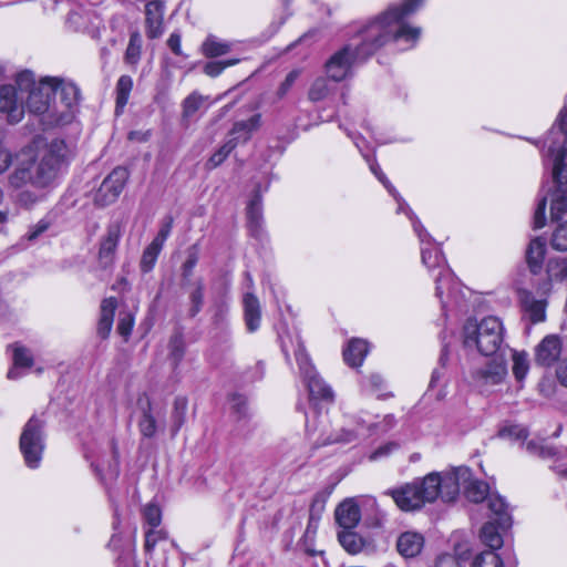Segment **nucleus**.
<instances>
[{
  "mask_svg": "<svg viewBox=\"0 0 567 567\" xmlns=\"http://www.w3.org/2000/svg\"><path fill=\"white\" fill-rule=\"evenodd\" d=\"M423 2L424 0H404L401 6L389 8L369 23L362 31V42L354 50L346 47L326 63L329 78L336 82L342 81L354 61L369 58L390 40L403 39L414 44L421 35V29L403 23V19L414 13Z\"/></svg>",
  "mask_w": 567,
  "mask_h": 567,
  "instance_id": "f257e3e1",
  "label": "nucleus"
},
{
  "mask_svg": "<svg viewBox=\"0 0 567 567\" xmlns=\"http://www.w3.org/2000/svg\"><path fill=\"white\" fill-rule=\"evenodd\" d=\"M71 158V150L63 140L51 141L38 155L31 147L18 154V165L10 175V184L21 187L28 183L38 188L49 187L61 167Z\"/></svg>",
  "mask_w": 567,
  "mask_h": 567,
  "instance_id": "f03ea898",
  "label": "nucleus"
},
{
  "mask_svg": "<svg viewBox=\"0 0 567 567\" xmlns=\"http://www.w3.org/2000/svg\"><path fill=\"white\" fill-rule=\"evenodd\" d=\"M548 152L553 156L555 189L550 195V216L558 219L567 212V103L558 114L548 135Z\"/></svg>",
  "mask_w": 567,
  "mask_h": 567,
  "instance_id": "7ed1b4c3",
  "label": "nucleus"
},
{
  "mask_svg": "<svg viewBox=\"0 0 567 567\" xmlns=\"http://www.w3.org/2000/svg\"><path fill=\"white\" fill-rule=\"evenodd\" d=\"M442 480L440 473H431L421 482L408 483L388 492L401 511L412 512L425 503H432L441 497Z\"/></svg>",
  "mask_w": 567,
  "mask_h": 567,
  "instance_id": "20e7f679",
  "label": "nucleus"
},
{
  "mask_svg": "<svg viewBox=\"0 0 567 567\" xmlns=\"http://www.w3.org/2000/svg\"><path fill=\"white\" fill-rule=\"evenodd\" d=\"M441 498L444 502H453L461 488L464 489L465 497L473 503L484 502L492 494L488 492V485L483 481L473 478L471 470L465 466L441 474Z\"/></svg>",
  "mask_w": 567,
  "mask_h": 567,
  "instance_id": "39448f33",
  "label": "nucleus"
},
{
  "mask_svg": "<svg viewBox=\"0 0 567 567\" xmlns=\"http://www.w3.org/2000/svg\"><path fill=\"white\" fill-rule=\"evenodd\" d=\"M503 323L497 317L488 316L480 322L467 320L464 326V343L475 346L484 355L496 353L503 342Z\"/></svg>",
  "mask_w": 567,
  "mask_h": 567,
  "instance_id": "423d86ee",
  "label": "nucleus"
},
{
  "mask_svg": "<svg viewBox=\"0 0 567 567\" xmlns=\"http://www.w3.org/2000/svg\"><path fill=\"white\" fill-rule=\"evenodd\" d=\"M17 85L20 87L21 94H25V107L34 114H43L50 112L52 115V90L50 78H45L35 83L33 73L22 71L17 75Z\"/></svg>",
  "mask_w": 567,
  "mask_h": 567,
  "instance_id": "0eeeda50",
  "label": "nucleus"
},
{
  "mask_svg": "<svg viewBox=\"0 0 567 567\" xmlns=\"http://www.w3.org/2000/svg\"><path fill=\"white\" fill-rule=\"evenodd\" d=\"M50 83L53 86L52 118L56 124L69 123L79 102V89L73 83L55 78H50Z\"/></svg>",
  "mask_w": 567,
  "mask_h": 567,
  "instance_id": "6e6552de",
  "label": "nucleus"
},
{
  "mask_svg": "<svg viewBox=\"0 0 567 567\" xmlns=\"http://www.w3.org/2000/svg\"><path fill=\"white\" fill-rule=\"evenodd\" d=\"M44 446L43 423L37 417H31L20 436V451L28 467H39Z\"/></svg>",
  "mask_w": 567,
  "mask_h": 567,
  "instance_id": "1a4fd4ad",
  "label": "nucleus"
},
{
  "mask_svg": "<svg viewBox=\"0 0 567 567\" xmlns=\"http://www.w3.org/2000/svg\"><path fill=\"white\" fill-rule=\"evenodd\" d=\"M295 357L309 390L310 400L331 402L333 399L332 389L318 375L301 343H298Z\"/></svg>",
  "mask_w": 567,
  "mask_h": 567,
  "instance_id": "9d476101",
  "label": "nucleus"
},
{
  "mask_svg": "<svg viewBox=\"0 0 567 567\" xmlns=\"http://www.w3.org/2000/svg\"><path fill=\"white\" fill-rule=\"evenodd\" d=\"M422 262L429 269L439 268V276L435 278V291L436 297L440 298L443 308L446 307L447 300H444V288H447V297L454 295V289L456 287V282L454 281L451 271L444 267V258L435 247H424L421 248Z\"/></svg>",
  "mask_w": 567,
  "mask_h": 567,
  "instance_id": "9b49d317",
  "label": "nucleus"
},
{
  "mask_svg": "<svg viewBox=\"0 0 567 567\" xmlns=\"http://www.w3.org/2000/svg\"><path fill=\"white\" fill-rule=\"evenodd\" d=\"M127 178L128 172L126 168L121 166L114 168L97 189L94 196L95 204L106 206L114 203L122 193Z\"/></svg>",
  "mask_w": 567,
  "mask_h": 567,
  "instance_id": "f8f14e48",
  "label": "nucleus"
},
{
  "mask_svg": "<svg viewBox=\"0 0 567 567\" xmlns=\"http://www.w3.org/2000/svg\"><path fill=\"white\" fill-rule=\"evenodd\" d=\"M25 111V94H21L17 85L0 87V112L6 113L10 123H19Z\"/></svg>",
  "mask_w": 567,
  "mask_h": 567,
  "instance_id": "ddd939ff",
  "label": "nucleus"
},
{
  "mask_svg": "<svg viewBox=\"0 0 567 567\" xmlns=\"http://www.w3.org/2000/svg\"><path fill=\"white\" fill-rule=\"evenodd\" d=\"M507 375V368L503 360H491L484 367L476 369L473 374V381L481 391H487L489 388L504 381Z\"/></svg>",
  "mask_w": 567,
  "mask_h": 567,
  "instance_id": "4468645a",
  "label": "nucleus"
},
{
  "mask_svg": "<svg viewBox=\"0 0 567 567\" xmlns=\"http://www.w3.org/2000/svg\"><path fill=\"white\" fill-rule=\"evenodd\" d=\"M563 342L556 334L546 336L535 349V361L543 367L554 364L561 353Z\"/></svg>",
  "mask_w": 567,
  "mask_h": 567,
  "instance_id": "2eb2a0df",
  "label": "nucleus"
},
{
  "mask_svg": "<svg viewBox=\"0 0 567 567\" xmlns=\"http://www.w3.org/2000/svg\"><path fill=\"white\" fill-rule=\"evenodd\" d=\"M120 238V226L117 224L110 225L101 240L99 250V259L101 265L104 267H107L113 262Z\"/></svg>",
  "mask_w": 567,
  "mask_h": 567,
  "instance_id": "dca6fc26",
  "label": "nucleus"
},
{
  "mask_svg": "<svg viewBox=\"0 0 567 567\" xmlns=\"http://www.w3.org/2000/svg\"><path fill=\"white\" fill-rule=\"evenodd\" d=\"M164 2L161 0L150 1L145 7L147 35L156 39L163 33Z\"/></svg>",
  "mask_w": 567,
  "mask_h": 567,
  "instance_id": "f3484780",
  "label": "nucleus"
},
{
  "mask_svg": "<svg viewBox=\"0 0 567 567\" xmlns=\"http://www.w3.org/2000/svg\"><path fill=\"white\" fill-rule=\"evenodd\" d=\"M546 251V241L542 237H535L529 241L526 248L525 259L533 275H538L543 270Z\"/></svg>",
  "mask_w": 567,
  "mask_h": 567,
  "instance_id": "a211bd4d",
  "label": "nucleus"
},
{
  "mask_svg": "<svg viewBox=\"0 0 567 567\" xmlns=\"http://www.w3.org/2000/svg\"><path fill=\"white\" fill-rule=\"evenodd\" d=\"M489 509V522H495L501 529H507L512 525V517L505 501L497 494L492 493L485 501Z\"/></svg>",
  "mask_w": 567,
  "mask_h": 567,
  "instance_id": "6ab92c4d",
  "label": "nucleus"
},
{
  "mask_svg": "<svg viewBox=\"0 0 567 567\" xmlns=\"http://www.w3.org/2000/svg\"><path fill=\"white\" fill-rule=\"evenodd\" d=\"M520 303L525 315L533 323L543 322L546 319L547 302L545 299H536L529 291L520 292Z\"/></svg>",
  "mask_w": 567,
  "mask_h": 567,
  "instance_id": "aec40b11",
  "label": "nucleus"
},
{
  "mask_svg": "<svg viewBox=\"0 0 567 567\" xmlns=\"http://www.w3.org/2000/svg\"><path fill=\"white\" fill-rule=\"evenodd\" d=\"M336 520L343 529H353L361 519L358 504L353 499L342 502L336 508Z\"/></svg>",
  "mask_w": 567,
  "mask_h": 567,
  "instance_id": "412c9836",
  "label": "nucleus"
},
{
  "mask_svg": "<svg viewBox=\"0 0 567 567\" xmlns=\"http://www.w3.org/2000/svg\"><path fill=\"white\" fill-rule=\"evenodd\" d=\"M423 536L414 532H405L396 542L398 551L404 557H415L423 548Z\"/></svg>",
  "mask_w": 567,
  "mask_h": 567,
  "instance_id": "4be33fe9",
  "label": "nucleus"
},
{
  "mask_svg": "<svg viewBox=\"0 0 567 567\" xmlns=\"http://www.w3.org/2000/svg\"><path fill=\"white\" fill-rule=\"evenodd\" d=\"M261 125V115L255 114L247 121H238L234 124L230 135L233 136L230 140L236 142V145L239 143H246L250 140L254 132H256Z\"/></svg>",
  "mask_w": 567,
  "mask_h": 567,
  "instance_id": "5701e85b",
  "label": "nucleus"
},
{
  "mask_svg": "<svg viewBox=\"0 0 567 567\" xmlns=\"http://www.w3.org/2000/svg\"><path fill=\"white\" fill-rule=\"evenodd\" d=\"M117 301L114 297L106 298L101 303V316L97 324V333L102 339H106L113 327V320Z\"/></svg>",
  "mask_w": 567,
  "mask_h": 567,
  "instance_id": "b1692460",
  "label": "nucleus"
},
{
  "mask_svg": "<svg viewBox=\"0 0 567 567\" xmlns=\"http://www.w3.org/2000/svg\"><path fill=\"white\" fill-rule=\"evenodd\" d=\"M244 315L247 329L256 331L260 327L261 311L259 300L250 292L244 296Z\"/></svg>",
  "mask_w": 567,
  "mask_h": 567,
  "instance_id": "393cba45",
  "label": "nucleus"
},
{
  "mask_svg": "<svg viewBox=\"0 0 567 567\" xmlns=\"http://www.w3.org/2000/svg\"><path fill=\"white\" fill-rule=\"evenodd\" d=\"M546 275L551 284L567 285V255L549 258L546 264Z\"/></svg>",
  "mask_w": 567,
  "mask_h": 567,
  "instance_id": "a878e982",
  "label": "nucleus"
},
{
  "mask_svg": "<svg viewBox=\"0 0 567 567\" xmlns=\"http://www.w3.org/2000/svg\"><path fill=\"white\" fill-rule=\"evenodd\" d=\"M369 352L368 342L363 339H352L343 351L344 361L351 367H360Z\"/></svg>",
  "mask_w": 567,
  "mask_h": 567,
  "instance_id": "bb28decb",
  "label": "nucleus"
},
{
  "mask_svg": "<svg viewBox=\"0 0 567 567\" xmlns=\"http://www.w3.org/2000/svg\"><path fill=\"white\" fill-rule=\"evenodd\" d=\"M138 430L142 436L147 439L154 437L159 430V425L153 414L152 404L148 399L145 400V404L142 406Z\"/></svg>",
  "mask_w": 567,
  "mask_h": 567,
  "instance_id": "cd10ccee",
  "label": "nucleus"
},
{
  "mask_svg": "<svg viewBox=\"0 0 567 567\" xmlns=\"http://www.w3.org/2000/svg\"><path fill=\"white\" fill-rule=\"evenodd\" d=\"M167 349V358L172 367L176 369L182 362L186 350L185 340L181 332H175L174 334L171 336Z\"/></svg>",
  "mask_w": 567,
  "mask_h": 567,
  "instance_id": "c85d7f7f",
  "label": "nucleus"
},
{
  "mask_svg": "<svg viewBox=\"0 0 567 567\" xmlns=\"http://www.w3.org/2000/svg\"><path fill=\"white\" fill-rule=\"evenodd\" d=\"M13 368L8 372V378L11 380L20 377L18 369L30 368L33 364L31 352L22 346H16L13 349Z\"/></svg>",
  "mask_w": 567,
  "mask_h": 567,
  "instance_id": "c756f323",
  "label": "nucleus"
},
{
  "mask_svg": "<svg viewBox=\"0 0 567 567\" xmlns=\"http://www.w3.org/2000/svg\"><path fill=\"white\" fill-rule=\"evenodd\" d=\"M338 539L341 546L352 555L360 553L365 545L364 539L353 529H343L338 534Z\"/></svg>",
  "mask_w": 567,
  "mask_h": 567,
  "instance_id": "7c9ffc66",
  "label": "nucleus"
},
{
  "mask_svg": "<svg viewBox=\"0 0 567 567\" xmlns=\"http://www.w3.org/2000/svg\"><path fill=\"white\" fill-rule=\"evenodd\" d=\"M231 44L219 40L215 35H208L202 44V51L207 58H216L228 53Z\"/></svg>",
  "mask_w": 567,
  "mask_h": 567,
  "instance_id": "2f4dec72",
  "label": "nucleus"
},
{
  "mask_svg": "<svg viewBox=\"0 0 567 567\" xmlns=\"http://www.w3.org/2000/svg\"><path fill=\"white\" fill-rule=\"evenodd\" d=\"M495 522H487L481 529V539L491 549H498L503 545V538Z\"/></svg>",
  "mask_w": 567,
  "mask_h": 567,
  "instance_id": "473e14b6",
  "label": "nucleus"
},
{
  "mask_svg": "<svg viewBox=\"0 0 567 567\" xmlns=\"http://www.w3.org/2000/svg\"><path fill=\"white\" fill-rule=\"evenodd\" d=\"M133 89V80L130 75H122L116 83V113H121L128 102L131 91Z\"/></svg>",
  "mask_w": 567,
  "mask_h": 567,
  "instance_id": "72a5a7b5",
  "label": "nucleus"
},
{
  "mask_svg": "<svg viewBox=\"0 0 567 567\" xmlns=\"http://www.w3.org/2000/svg\"><path fill=\"white\" fill-rule=\"evenodd\" d=\"M513 374L517 381H523L529 371L528 354L525 351H513Z\"/></svg>",
  "mask_w": 567,
  "mask_h": 567,
  "instance_id": "f704fd0d",
  "label": "nucleus"
},
{
  "mask_svg": "<svg viewBox=\"0 0 567 567\" xmlns=\"http://www.w3.org/2000/svg\"><path fill=\"white\" fill-rule=\"evenodd\" d=\"M331 90L332 87L327 79L318 78L311 84L308 97L312 102H319L324 100L330 94Z\"/></svg>",
  "mask_w": 567,
  "mask_h": 567,
  "instance_id": "c9c22d12",
  "label": "nucleus"
},
{
  "mask_svg": "<svg viewBox=\"0 0 567 567\" xmlns=\"http://www.w3.org/2000/svg\"><path fill=\"white\" fill-rule=\"evenodd\" d=\"M187 412V400L185 398H176L172 412L173 419V435H175L185 422Z\"/></svg>",
  "mask_w": 567,
  "mask_h": 567,
  "instance_id": "e433bc0d",
  "label": "nucleus"
},
{
  "mask_svg": "<svg viewBox=\"0 0 567 567\" xmlns=\"http://www.w3.org/2000/svg\"><path fill=\"white\" fill-rule=\"evenodd\" d=\"M162 248L163 247L154 241L145 248L141 259V269L144 272H148L154 267Z\"/></svg>",
  "mask_w": 567,
  "mask_h": 567,
  "instance_id": "4c0bfd02",
  "label": "nucleus"
},
{
  "mask_svg": "<svg viewBox=\"0 0 567 567\" xmlns=\"http://www.w3.org/2000/svg\"><path fill=\"white\" fill-rule=\"evenodd\" d=\"M550 246L557 251H567V221L559 224L550 237Z\"/></svg>",
  "mask_w": 567,
  "mask_h": 567,
  "instance_id": "58836bf2",
  "label": "nucleus"
},
{
  "mask_svg": "<svg viewBox=\"0 0 567 567\" xmlns=\"http://www.w3.org/2000/svg\"><path fill=\"white\" fill-rule=\"evenodd\" d=\"M206 97L194 92L188 95L183 102V116H193L205 103Z\"/></svg>",
  "mask_w": 567,
  "mask_h": 567,
  "instance_id": "ea45409f",
  "label": "nucleus"
},
{
  "mask_svg": "<svg viewBox=\"0 0 567 567\" xmlns=\"http://www.w3.org/2000/svg\"><path fill=\"white\" fill-rule=\"evenodd\" d=\"M142 39L137 33H133L125 52V60L130 64H136L141 58Z\"/></svg>",
  "mask_w": 567,
  "mask_h": 567,
  "instance_id": "a19ab883",
  "label": "nucleus"
},
{
  "mask_svg": "<svg viewBox=\"0 0 567 567\" xmlns=\"http://www.w3.org/2000/svg\"><path fill=\"white\" fill-rule=\"evenodd\" d=\"M473 567H503V561L495 551L488 550L475 558Z\"/></svg>",
  "mask_w": 567,
  "mask_h": 567,
  "instance_id": "79ce46f5",
  "label": "nucleus"
},
{
  "mask_svg": "<svg viewBox=\"0 0 567 567\" xmlns=\"http://www.w3.org/2000/svg\"><path fill=\"white\" fill-rule=\"evenodd\" d=\"M235 147L236 142H234V140H228L217 152H215L210 156L208 165L212 168L219 166L228 157V155L233 152Z\"/></svg>",
  "mask_w": 567,
  "mask_h": 567,
  "instance_id": "37998d69",
  "label": "nucleus"
},
{
  "mask_svg": "<svg viewBox=\"0 0 567 567\" xmlns=\"http://www.w3.org/2000/svg\"><path fill=\"white\" fill-rule=\"evenodd\" d=\"M371 172L375 175V177L383 184V186L389 190L391 195L394 196L399 204V210L403 209V205L401 203L402 198L396 194L395 188L392 186V184L389 182L386 176L382 173L381 168L378 164H371L370 165Z\"/></svg>",
  "mask_w": 567,
  "mask_h": 567,
  "instance_id": "c03bdc74",
  "label": "nucleus"
},
{
  "mask_svg": "<svg viewBox=\"0 0 567 567\" xmlns=\"http://www.w3.org/2000/svg\"><path fill=\"white\" fill-rule=\"evenodd\" d=\"M143 517L153 528L157 527L162 522V513L159 507L155 504H147L143 508Z\"/></svg>",
  "mask_w": 567,
  "mask_h": 567,
  "instance_id": "a18cd8bd",
  "label": "nucleus"
},
{
  "mask_svg": "<svg viewBox=\"0 0 567 567\" xmlns=\"http://www.w3.org/2000/svg\"><path fill=\"white\" fill-rule=\"evenodd\" d=\"M134 327V317L131 312H121L117 332L125 339H127Z\"/></svg>",
  "mask_w": 567,
  "mask_h": 567,
  "instance_id": "49530a36",
  "label": "nucleus"
},
{
  "mask_svg": "<svg viewBox=\"0 0 567 567\" xmlns=\"http://www.w3.org/2000/svg\"><path fill=\"white\" fill-rule=\"evenodd\" d=\"M247 216L250 224H259L261 219V198L258 194L250 200L247 208Z\"/></svg>",
  "mask_w": 567,
  "mask_h": 567,
  "instance_id": "de8ad7c7",
  "label": "nucleus"
},
{
  "mask_svg": "<svg viewBox=\"0 0 567 567\" xmlns=\"http://www.w3.org/2000/svg\"><path fill=\"white\" fill-rule=\"evenodd\" d=\"M502 437H508L513 440H522L527 437V430L523 425L512 424L506 425L499 431Z\"/></svg>",
  "mask_w": 567,
  "mask_h": 567,
  "instance_id": "09e8293b",
  "label": "nucleus"
},
{
  "mask_svg": "<svg viewBox=\"0 0 567 567\" xmlns=\"http://www.w3.org/2000/svg\"><path fill=\"white\" fill-rule=\"evenodd\" d=\"M203 300H204V290L203 286L198 285L197 288L190 293V302L192 307L189 310V315L192 317H195L203 307Z\"/></svg>",
  "mask_w": 567,
  "mask_h": 567,
  "instance_id": "8fccbe9b",
  "label": "nucleus"
},
{
  "mask_svg": "<svg viewBox=\"0 0 567 567\" xmlns=\"http://www.w3.org/2000/svg\"><path fill=\"white\" fill-rule=\"evenodd\" d=\"M165 534L163 530H156L154 528L146 532L145 535V549L151 551L156 546L157 542L163 539Z\"/></svg>",
  "mask_w": 567,
  "mask_h": 567,
  "instance_id": "3c124183",
  "label": "nucleus"
},
{
  "mask_svg": "<svg viewBox=\"0 0 567 567\" xmlns=\"http://www.w3.org/2000/svg\"><path fill=\"white\" fill-rule=\"evenodd\" d=\"M547 197H543L534 214V227L536 229L545 226V209H546Z\"/></svg>",
  "mask_w": 567,
  "mask_h": 567,
  "instance_id": "603ef678",
  "label": "nucleus"
},
{
  "mask_svg": "<svg viewBox=\"0 0 567 567\" xmlns=\"http://www.w3.org/2000/svg\"><path fill=\"white\" fill-rule=\"evenodd\" d=\"M299 74L300 72L298 70H293L287 74L286 79L278 89V95L280 97L285 96L288 93V91L291 89V86L298 79Z\"/></svg>",
  "mask_w": 567,
  "mask_h": 567,
  "instance_id": "864d4df0",
  "label": "nucleus"
},
{
  "mask_svg": "<svg viewBox=\"0 0 567 567\" xmlns=\"http://www.w3.org/2000/svg\"><path fill=\"white\" fill-rule=\"evenodd\" d=\"M173 227V219L169 217L167 220L162 225L159 231L157 233L156 237L152 240L154 243H157L161 247L164 246V243L168 238Z\"/></svg>",
  "mask_w": 567,
  "mask_h": 567,
  "instance_id": "5fc2aeb1",
  "label": "nucleus"
},
{
  "mask_svg": "<svg viewBox=\"0 0 567 567\" xmlns=\"http://www.w3.org/2000/svg\"><path fill=\"white\" fill-rule=\"evenodd\" d=\"M526 449L532 454H538L542 457H548L554 454L553 450L537 442L530 441L526 444Z\"/></svg>",
  "mask_w": 567,
  "mask_h": 567,
  "instance_id": "6e6d98bb",
  "label": "nucleus"
},
{
  "mask_svg": "<svg viewBox=\"0 0 567 567\" xmlns=\"http://www.w3.org/2000/svg\"><path fill=\"white\" fill-rule=\"evenodd\" d=\"M368 385L372 392H380L385 389V381L379 373H372L368 378Z\"/></svg>",
  "mask_w": 567,
  "mask_h": 567,
  "instance_id": "4d7b16f0",
  "label": "nucleus"
},
{
  "mask_svg": "<svg viewBox=\"0 0 567 567\" xmlns=\"http://www.w3.org/2000/svg\"><path fill=\"white\" fill-rule=\"evenodd\" d=\"M224 70L225 65H223L221 61L208 62L204 68L205 73L212 78L219 75Z\"/></svg>",
  "mask_w": 567,
  "mask_h": 567,
  "instance_id": "13d9d810",
  "label": "nucleus"
},
{
  "mask_svg": "<svg viewBox=\"0 0 567 567\" xmlns=\"http://www.w3.org/2000/svg\"><path fill=\"white\" fill-rule=\"evenodd\" d=\"M181 42V35L176 32L172 33L167 40V45L176 55H182L183 53Z\"/></svg>",
  "mask_w": 567,
  "mask_h": 567,
  "instance_id": "bf43d9fd",
  "label": "nucleus"
},
{
  "mask_svg": "<svg viewBox=\"0 0 567 567\" xmlns=\"http://www.w3.org/2000/svg\"><path fill=\"white\" fill-rule=\"evenodd\" d=\"M11 162L12 156L10 152L7 148L0 146V174L4 173L8 169Z\"/></svg>",
  "mask_w": 567,
  "mask_h": 567,
  "instance_id": "052dcab7",
  "label": "nucleus"
},
{
  "mask_svg": "<svg viewBox=\"0 0 567 567\" xmlns=\"http://www.w3.org/2000/svg\"><path fill=\"white\" fill-rule=\"evenodd\" d=\"M435 567H461V564L454 556L443 555L437 559Z\"/></svg>",
  "mask_w": 567,
  "mask_h": 567,
  "instance_id": "680f3d73",
  "label": "nucleus"
},
{
  "mask_svg": "<svg viewBox=\"0 0 567 567\" xmlns=\"http://www.w3.org/2000/svg\"><path fill=\"white\" fill-rule=\"evenodd\" d=\"M357 437L355 433L353 431H343L341 435H337L328 443H350Z\"/></svg>",
  "mask_w": 567,
  "mask_h": 567,
  "instance_id": "e2e57ef3",
  "label": "nucleus"
},
{
  "mask_svg": "<svg viewBox=\"0 0 567 567\" xmlns=\"http://www.w3.org/2000/svg\"><path fill=\"white\" fill-rule=\"evenodd\" d=\"M231 408L238 413H244L246 408V399L243 395L234 394L230 399Z\"/></svg>",
  "mask_w": 567,
  "mask_h": 567,
  "instance_id": "0e129e2a",
  "label": "nucleus"
},
{
  "mask_svg": "<svg viewBox=\"0 0 567 567\" xmlns=\"http://www.w3.org/2000/svg\"><path fill=\"white\" fill-rule=\"evenodd\" d=\"M557 379L559 382L567 386V360L560 362L556 371Z\"/></svg>",
  "mask_w": 567,
  "mask_h": 567,
  "instance_id": "69168bd1",
  "label": "nucleus"
},
{
  "mask_svg": "<svg viewBox=\"0 0 567 567\" xmlns=\"http://www.w3.org/2000/svg\"><path fill=\"white\" fill-rule=\"evenodd\" d=\"M48 228V224L40 221L35 228L28 234V239L33 240L35 239L40 234L45 231Z\"/></svg>",
  "mask_w": 567,
  "mask_h": 567,
  "instance_id": "338daca9",
  "label": "nucleus"
},
{
  "mask_svg": "<svg viewBox=\"0 0 567 567\" xmlns=\"http://www.w3.org/2000/svg\"><path fill=\"white\" fill-rule=\"evenodd\" d=\"M196 264H197L196 254H190L184 264L185 272L189 274L193 270V268L196 266Z\"/></svg>",
  "mask_w": 567,
  "mask_h": 567,
  "instance_id": "774afa93",
  "label": "nucleus"
}]
</instances>
